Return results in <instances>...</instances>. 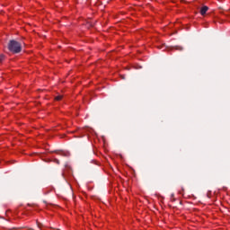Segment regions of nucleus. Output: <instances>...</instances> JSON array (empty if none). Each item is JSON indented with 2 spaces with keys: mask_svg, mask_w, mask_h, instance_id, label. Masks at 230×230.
<instances>
[{
  "mask_svg": "<svg viewBox=\"0 0 230 230\" xmlns=\"http://www.w3.org/2000/svg\"><path fill=\"white\" fill-rule=\"evenodd\" d=\"M8 49L9 51H12V53H21V43L15 41V40H11L9 45H8Z\"/></svg>",
  "mask_w": 230,
  "mask_h": 230,
  "instance_id": "nucleus-1",
  "label": "nucleus"
},
{
  "mask_svg": "<svg viewBox=\"0 0 230 230\" xmlns=\"http://www.w3.org/2000/svg\"><path fill=\"white\" fill-rule=\"evenodd\" d=\"M208 10H209V8L208 6H203L201 9H200V14L201 15H206V13L208 12Z\"/></svg>",
  "mask_w": 230,
  "mask_h": 230,
  "instance_id": "nucleus-2",
  "label": "nucleus"
},
{
  "mask_svg": "<svg viewBox=\"0 0 230 230\" xmlns=\"http://www.w3.org/2000/svg\"><path fill=\"white\" fill-rule=\"evenodd\" d=\"M55 100H56L57 102H60V100H62V95H58V96H56V97H55Z\"/></svg>",
  "mask_w": 230,
  "mask_h": 230,
  "instance_id": "nucleus-3",
  "label": "nucleus"
},
{
  "mask_svg": "<svg viewBox=\"0 0 230 230\" xmlns=\"http://www.w3.org/2000/svg\"><path fill=\"white\" fill-rule=\"evenodd\" d=\"M3 60H4V56L1 55L0 56V62H3Z\"/></svg>",
  "mask_w": 230,
  "mask_h": 230,
  "instance_id": "nucleus-4",
  "label": "nucleus"
}]
</instances>
